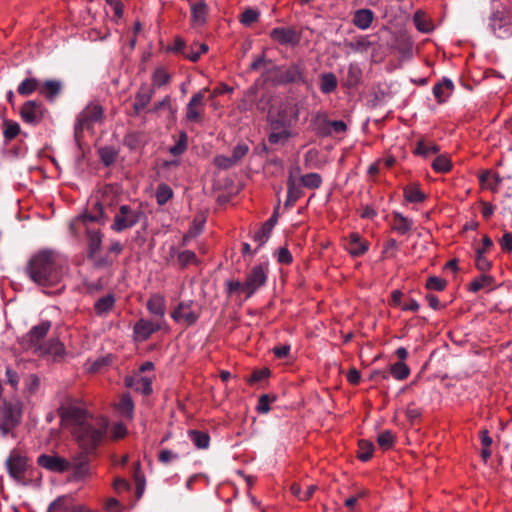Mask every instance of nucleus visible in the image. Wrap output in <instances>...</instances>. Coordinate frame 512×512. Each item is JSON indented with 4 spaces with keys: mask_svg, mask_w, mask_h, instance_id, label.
<instances>
[{
    "mask_svg": "<svg viewBox=\"0 0 512 512\" xmlns=\"http://www.w3.org/2000/svg\"><path fill=\"white\" fill-rule=\"evenodd\" d=\"M345 241V249L353 257H360L369 249V242L362 239L358 232H351Z\"/></svg>",
    "mask_w": 512,
    "mask_h": 512,
    "instance_id": "a211bd4d",
    "label": "nucleus"
},
{
    "mask_svg": "<svg viewBox=\"0 0 512 512\" xmlns=\"http://www.w3.org/2000/svg\"><path fill=\"white\" fill-rule=\"evenodd\" d=\"M377 443L379 447L384 450H390L395 443V435L391 430H384L377 436Z\"/></svg>",
    "mask_w": 512,
    "mask_h": 512,
    "instance_id": "de8ad7c7",
    "label": "nucleus"
},
{
    "mask_svg": "<svg viewBox=\"0 0 512 512\" xmlns=\"http://www.w3.org/2000/svg\"><path fill=\"white\" fill-rule=\"evenodd\" d=\"M21 411L12 404L5 405L0 419V430L3 435L12 432L20 423Z\"/></svg>",
    "mask_w": 512,
    "mask_h": 512,
    "instance_id": "dca6fc26",
    "label": "nucleus"
},
{
    "mask_svg": "<svg viewBox=\"0 0 512 512\" xmlns=\"http://www.w3.org/2000/svg\"><path fill=\"white\" fill-rule=\"evenodd\" d=\"M301 185L308 189H318L322 185V177L318 173H308L300 177Z\"/></svg>",
    "mask_w": 512,
    "mask_h": 512,
    "instance_id": "09e8293b",
    "label": "nucleus"
},
{
    "mask_svg": "<svg viewBox=\"0 0 512 512\" xmlns=\"http://www.w3.org/2000/svg\"><path fill=\"white\" fill-rule=\"evenodd\" d=\"M189 439L198 449H207L210 445V436L207 432L200 430H190Z\"/></svg>",
    "mask_w": 512,
    "mask_h": 512,
    "instance_id": "ea45409f",
    "label": "nucleus"
},
{
    "mask_svg": "<svg viewBox=\"0 0 512 512\" xmlns=\"http://www.w3.org/2000/svg\"><path fill=\"white\" fill-rule=\"evenodd\" d=\"M293 137L292 131H273L268 134V142L272 145H285Z\"/></svg>",
    "mask_w": 512,
    "mask_h": 512,
    "instance_id": "49530a36",
    "label": "nucleus"
},
{
    "mask_svg": "<svg viewBox=\"0 0 512 512\" xmlns=\"http://www.w3.org/2000/svg\"><path fill=\"white\" fill-rule=\"evenodd\" d=\"M191 22L195 26H204L207 23L208 6L204 0L191 3Z\"/></svg>",
    "mask_w": 512,
    "mask_h": 512,
    "instance_id": "a878e982",
    "label": "nucleus"
},
{
    "mask_svg": "<svg viewBox=\"0 0 512 512\" xmlns=\"http://www.w3.org/2000/svg\"><path fill=\"white\" fill-rule=\"evenodd\" d=\"M199 260L195 252L191 250L179 251L177 254V265L180 269H185L189 265H198Z\"/></svg>",
    "mask_w": 512,
    "mask_h": 512,
    "instance_id": "37998d69",
    "label": "nucleus"
},
{
    "mask_svg": "<svg viewBox=\"0 0 512 512\" xmlns=\"http://www.w3.org/2000/svg\"><path fill=\"white\" fill-rule=\"evenodd\" d=\"M141 141V134L138 132H129L124 137V145L129 149L134 150L139 147Z\"/></svg>",
    "mask_w": 512,
    "mask_h": 512,
    "instance_id": "69168bd1",
    "label": "nucleus"
},
{
    "mask_svg": "<svg viewBox=\"0 0 512 512\" xmlns=\"http://www.w3.org/2000/svg\"><path fill=\"white\" fill-rule=\"evenodd\" d=\"M439 151L440 148L437 144L433 142H428L425 139H420L417 141L413 153L415 155L427 158L431 154H437Z\"/></svg>",
    "mask_w": 512,
    "mask_h": 512,
    "instance_id": "f704fd0d",
    "label": "nucleus"
},
{
    "mask_svg": "<svg viewBox=\"0 0 512 512\" xmlns=\"http://www.w3.org/2000/svg\"><path fill=\"white\" fill-rule=\"evenodd\" d=\"M490 27H491L493 33L498 38L503 39V38H507L512 35V24L508 20H506L502 17H498V16L494 15L491 18Z\"/></svg>",
    "mask_w": 512,
    "mask_h": 512,
    "instance_id": "cd10ccee",
    "label": "nucleus"
},
{
    "mask_svg": "<svg viewBox=\"0 0 512 512\" xmlns=\"http://www.w3.org/2000/svg\"><path fill=\"white\" fill-rule=\"evenodd\" d=\"M142 216H144V212L141 208H133L126 204L121 205L114 215L111 229L118 233L123 232L139 223Z\"/></svg>",
    "mask_w": 512,
    "mask_h": 512,
    "instance_id": "9d476101",
    "label": "nucleus"
},
{
    "mask_svg": "<svg viewBox=\"0 0 512 512\" xmlns=\"http://www.w3.org/2000/svg\"><path fill=\"white\" fill-rule=\"evenodd\" d=\"M338 86V80L334 73L326 72L319 76V88L323 94L333 93Z\"/></svg>",
    "mask_w": 512,
    "mask_h": 512,
    "instance_id": "72a5a7b5",
    "label": "nucleus"
},
{
    "mask_svg": "<svg viewBox=\"0 0 512 512\" xmlns=\"http://www.w3.org/2000/svg\"><path fill=\"white\" fill-rule=\"evenodd\" d=\"M399 251V244L394 238H389L383 245L382 254L384 258L394 259Z\"/></svg>",
    "mask_w": 512,
    "mask_h": 512,
    "instance_id": "6e6d98bb",
    "label": "nucleus"
},
{
    "mask_svg": "<svg viewBox=\"0 0 512 512\" xmlns=\"http://www.w3.org/2000/svg\"><path fill=\"white\" fill-rule=\"evenodd\" d=\"M201 316V308L193 300L180 301L171 312V318L185 327L195 325Z\"/></svg>",
    "mask_w": 512,
    "mask_h": 512,
    "instance_id": "1a4fd4ad",
    "label": "nucleus"
},
{
    "mask_svg": "<svg viewBox=\"0 0 512 512\" xmlns=\"http://www.w3.org/2000/svg\"><path fill=\"white\" fill-rule=\"evenodd\" d=\"M413 225V220L404 216L402 213L397 211L392 213V231L400 235H406L412 230Z\"/></svg>",
    "mask_w": 512,
    "mask_h": 512,
    "instance_id": "393cba45",
    "label": "nucleus"
},
{
    "mask_svg": "<svg viewBox=\"0 0 512 512\" xmlns=\"http://www.w3.org/2000/svg\"><path fill=\"white\" fill-rule=\"evenodd\" d=\"M403 196L407 202L421 203L426 200V195L421 191L418 183H411L404 187Z\"/></svg>",
    "mask_w": 512,
    "mask_h": 512,
    "instance_id": "2f4dec72",
    "label": "nucleus"
},
{
    "mask_svg": "<svg viewBox=\"0 0 512 512\" xmlns=\"http://www.w3.org/2000/svg\"><path fill=\"white\" fill-rule=\"evenodd\" d=\"M312 130L319 136L325 137L331 135L330 120L323 112H318L311 119Z\"/></svg>",
    "mask_w": 512,
    "mask_h": 512,
    "instance_id": "bb28decb",
    "label": "nucleus"
},
{
    "mask_svg": "<svg viewBox=\"0 0 512 512\" xmlns=\"http://www.w3.org/2000/svg\"><path fill=\"white\" fill-rule=\"evenodd\" d=\"M495 284V278L492 275L486 274L483 272L479 277L474 278L470 283L468 290L470 292L476 293L482 289L489 288L491 289Z\"/></svg>",
    "mask_w": 512,
    "mask_h": 512,
    "instance_id": "473e14b6",
    "label": "nucleus"
},
{
    "mask_svg": "<svg viewBox=\"0 0 512 512\" xmlns=\"http://www.w3.org/2000/svg\"><path fill=\"white\" fill-rule=\"evenodd\" d=\"M361 78V69L354 64H350L347 71L346 85L348 87H355L360 83Z\"/></svg>",
    "mask_w": 512,
    "mask_h": 512,
    "instance_id": "603ef678",
    "label": "nucleus"
},
{
    "mask_svg": "<svg viewBox=\"0 0 512 512\" xmlns=\"http://www.w3.org/2000/svg\"><path fill=\"white\" fill-rule=\"evenodd\" d=\"M87 257L96 268H106L113 265L114 260L109 255L98 256L102 248L103 234L99 229H87Z\"/></svg>",
    "mask_w": 512,
    "mask_h": 512,
    "instance_id": "39448f33",
    "label": "nucleus"
},
{
    "mask_svg": "<svg viewBox=\"0 0 512 512\" xmlns=\"http://www.w3.org/2000/svg\"><path fill=\"white\" fill-rule=\"evenodd\" d=\"M454 90L453 82L448 78H443L442 81L433 86V95L439 104L445 103L451 96Z\"/></svg>",
    "mask_w": 512,
    "mask_h": 512,
    "instance_id": "b1692460",
    "label": "nucleus"
},
{
    "mask_svg": "<svg viewBox=\"0 0 512 512\" xmlns=\"http://www.w3.org/2000/svg\"><path fill=\"white\" fill-rule=\"evenodd\" d=\"M98 154L102 163L106 167L112 165L116 161L118 156V152L111 146L101 147L98 150Z\"/></svg>",
    "mask_w": 512,
    "mask_h": 512,
    "instance_id": "8fccbe9b",
    "label": "nucleus"
},
{
    "mask_svg": "<svg viewBox=\"0 0 512 512\" xmlns=\"http://www.w3.org/2000/svg\"><path fill=\"white\" fill-rule=\"evenodd\" d=\"M51 328L50 321H43L33 326L28 333L19 339V345L23 351L36 354L45 343L44 339Z\"/></svg>",
    "mask_w": 512,
    "mask_h": 512,
    "instance_id": "0eeeda50",
    "label": "nucleus"
},
{
    "mask_svg": "<svg viewBox=\"0 0 512 512\" xmlns=\"http://www.w3.org/2000/svg\"><path fill=\"white\" fill-rule=\"evenodd\" d=\"M413 22L415 24V27L420 32L429 33L433 30V24H432L431 20L421 10H418L415 12V14L413 16Z\"/></svg>",
    "mask_w": 512,
    "mask_h": 512,
    "instance_id": "79ce46f5",
    "label": "nucleus"
},
{
    "mask_svg": "<svg viewBox=\"0 0 512 512\" xmlns=\"http://www.w3.org/2000/svg\"><path fill=\"white\" fill-rule=\"evenodd\" d=\"M116 303V297L113 293H108L107 295L99 298L93 305V309L97 316H106L109 312H111Z\"/></svg>",
    "mask_w": 512,
    "mask_h": 512,
    "instance_id": "c756f323",
    "label": "nucleus"
},
{
    "mask_svg": "<svg viewBox=\"0 0 512 512\" xmlns=\"http://www.w3.org/2000/svg\"><path fill=\"white\" fill-rule=\"evenodd\" d=\"M249 152V146L246 143H238L232 150V159L238 164Z\"/></svg>",
    "mask_w": 512,
    "mask_h": 512,
    "instance_id": "0e129e2a",
    "label": "nucleus"
},
{
    "mask_svg": "<svg viewBox=\"0 0 512 512\" xmlns=\"http://www.w3.org/2000/svg\"><path fill=\"white\" fill-rule=\"evenodd\" d=\"M57 411L62 425L70 429L77 448L99 451L109 425L106 418L90 414L80 399L69 395L61 400Z\"/></svg>",
    "mask_w": 512,
    "mask_h": 512,
    "instance_id": "f257e3e1",
    "label": "nucleus"
},
{
    "mask_svg": "<svg viewBox=\"0 0 512 512\" xmlns=\"http://www.w3.org/2000/svg\"><path fill=\"white\" fill-rule=\"evenodd\" d=\"M77 505H69L63 499L58 498L53 501L48 508L47 512H76Z\"/></svg>",
    "mask_w": 512,
    "mask_h": 512,
    "instance_id": "4d7b16f0",
    "label": "nucleus"
},
{
    "mask_svg": "<svg viewBox=\"0 0 512 512\" xmlns=\"http://www.w3.org/2000/svg\"><path fill=\"white\" fill-rule=\"evenodd\" d=\"M62 82L57 79H48L39 84V94L53 102L62 91Z\"/></svg>",
    "mask_w": 512,
    "mask_h": 512,
    "instance_id": "5701e85b",
    "label": "nucleus"
},
{
    "mask_svg": "<svg viewBox=\"0 0 512 512\" xmlns=\"http://www.w3.org/2000/svg\"><path fill=\"white\" fill-rule=\"evenodd\" d=\"M301 183L298 184L293 175V171H289V176L287 179V195L292 198L299 200L303 196V190L301 188Z\"/></svg>",
    "mask_w": 512,
    "mask_h": 512,
    "instance_id": "c03bdc74",
    "label": "nucleus"
},
{
    "mask_svg": "<svg viewBox=\"0 0 512 512\" xmlns=\"http://www.w3.org/2000/svg\"><path fill=\"white\" fill-rule=\"evenodd\" d=\"M40 81L37 78H25L17 87V92L23 97H28L34 92H39Z\"/></svg>",
    "mask_w": 512,
    "mask_h": 512,
    "instance_id": "c9c22d12",
    "label": "nucleus"
},
{
    "mask_svg": "<svg viewBox=\"0 0 512 512\" xmlns=\"http://www.w3.org/2000/svg\"><path fill=\"white\" fill-rule=\"evenodd\" d=\"M65 353L64 345L58 339H50L46 341L43 346H41V350H39L36 355L44 356L50 355L54 359L62 357Z\"/></svg>",
    "mask_w": 512,
    "mask_h": 512,
    "instance_id": "c85d7f7f",
    "label": "nucleus"
},
{
    "mask_svg": "<svg viewBox=\"0 0 512 512\" xmlns=\"http://www.w3.org/2000/svg\"><path fill=\"white\" fill-rule=\"evenodd\" d=\"M268 279V267L258 264L253 266L245 276L244 294L246 298L253 296L260 288L264 287Z\"/></svg>",
    "mask_w": 512,
    "mask_h": 512,
    "instance_id": "f8f14e48",
    "label": "nucleus"
},
{
    "mask_svg": "<svg viewBox=\"0 0 512 512\" xmlns=\"http://www.w3.org/2000/svg\"><path fill=\"white\" fill-rule=\"evenodd\" d=\"M475 267L481 272H487L492 267V262L481 252H475Z\"/></svg>",
    "mask_w": 512,
    "mask_h": 512,
    "instance_id": "680f3d73",
    "label": "nucleus"
},
{
    "mask_svg": "<svg viewBox=\"0 0 512 512\" xmlns=\"http://www.w3.org/2000/svg\"><path fill=\"white\" fill-rule=\"evenodd\" d=\"M270 38L281 45H296L299 35L292 28L276 27L270 32Z\"/></svg>",
    "mask_w": 512,
    "mask_h": 512,
    "instance_id": "6ab92c4d",
    "label": "nucleus"
},
{
    "mask_svg": "<svg viewBox=\"0 0 512 512\" xmlns=\"http://www.w3.org/2000/svg\"><path fill=\"white\" fill-rule=\"evenodd\" d=\"M82 288L85 293L93 295L103 289V283L101 279H98L97 281H89L84 279L82 281Z\"/></svg>",
    "mask_w": 512,
    "mask_h": 512,
    "instance_id": "e2e57ef3",
    "label": "nucleus"
},
{
    "mask_svg": "<svg viewBox=\"0 0 512 512\" xmlns=\"http://www.w3.org/2000/svg\"><path fill=\"white\" fill-rule=\"evenodd\" d=\"M146 308L150 314L159 318L158 321L165 323L166 299L164 295L160 293L151 294L147 300Z\"/></svg>",
    "mask_w": 512,
    "mask_h": 512,
    "instance_id": "4be33fe9",
    "label": "nucleus"
},
{
    "mask_svg": "<svg viewBox=\"0 0 512 512\" xmlns=\"http://www.w3.org/2000/svg\"><path fill=\"white\" fill-rule=\"evenodd\" d=\"M214 164L220 169L226 170L234 167L236 162L232 159V156L218 155L214 159Z\"/></svg>",
    "mask_w": 512,
    "mask_h": 512,
    "instance_id": "338daca9",
    "label": "nucleus"
},
{
    "mask_svg": "<svg viewBox=\"0 0 512 512\" xmlns=\"http://www.w3.org/2000/svg\"><path fill=\"white\" fill-rule=\"evenodd\" d=\"M152 84L149 87L161 88L166 86L171 81V76L164 67H157L151 76Z\"/></svg>",
    "mask_w": 512,
    "mask_h": 512,
    "instance_id": "4c0bfd02",
    "label": "nucleus"
},
{
    "mask_svg": "<svg viewBox=\"0 0 512 512\" xmlns=\"http://www.w3.org/2000/svg\"><path fill=\"white\" fill-rule=\"evenodd\" d=\"M390 374L397 380H404L409 376L410 369L404 362L399 361L391 365Z\"/></svg>",
    "mask_w": 512,
    "mask_h": 512,
    "instance_id": "864d4df0",
    "label": "nucleus"
},
{
    "mask_svg": "<svg viewBox=\"0 0 512 512\" xmlns=\"http://www.w3.org/2000/svg\"><path fill=\"white\" fill-rule=\"evenodd\" d=\"M208 89H202L193 94L186 107V120L192 123L202 122L205 112V93Z\"/></svg>",
    "mask_w": 512,
    "mask_h": 512,
    "instance_id": "4468645a",
    "label": "nucleus"
},
{
    "mask_svg": "<svg viewBox=\"0 0 512 512\" xmlns=\"http://www.w3.org/2000/svg\"><path fill=\"white\" fill-rule=\"evenodd\" d=\"M37 463L40 467L51 472L64 473L69 471L68 459L57 455L42 454L38 457Z\"/></svg>",
    "mask_w": 512,
    "mask_h": 512,
    "instance_id": "f3484780",
    "label": "nucleus"
},
{
    "mask_svg": "<svg viewBox=\"0 0 512 512\" xmlns=\"http://www.w3.org/2000/svg\"><path fill=\"white\" fill-rule=\"evenodd\" d=\"M21 128L16 121L5 119L3 121V137L6 143L11 142L20 134Z\"/></svg>",
    "mask_w": 512,
    "mask_h": 512,
    "instance_id": "a19ab883",
    "label": "nucleus"
},
{
    "mask_svg": "<svg viewBox=\"0 0 512 512\" xmlns=\"http://www.w3.org/2000/svg\"><path fill=\"white\" fill-rule=\"evenodd\" d=\"M5 466L9 476L17 483L21 485L28 484L27 474L31 469V464L26 456L22 455L18 450H12L5 461Z\"/></svg>",
    "mask_w": 512,
    "mask_h": 512,
    "instance_id": "423d86ee",
    "label": "nucleus"
},
{
    "mask_svg": "<svg viewBox=\"0 0 512 512\" xmlns=\"http://www.w3.org/2000/svg\"><path fill=\"white\" fill-rule=\"evenodd\" d=\"M154 87H149L147 84H142L135 94V100L133 103V110L135 115H139L150 103L153 98Z\"/></svg>",
    "mask_w": 512,
    "mask_h": 512,
    "instance_id": "412c9836",
    "label": "nucleus"
},
{
    "mask_svg": "<svg viewBox=\"0 0 512 512\" xmlns=\"http://www.w3.org/2000/svg\"><path fill=\"white\" fill-rule=\"evenodd\" d=\"M134 408L135 406L131 395L128 393L123 394L117 404L118 412L128 419H132L134 415Z\"/></svg>",
    "mask_w": 512,
    "mask_h": 512,
    "instance_id": "e433bc0d",
    "label": "nucleus"
},
{
    "mask_svg": "<svg viewBox=\"0 0 512 512\" xmlns=\"http://www.w3.org/2000/svg\"><path fill=\"white\" fill-rule=\"evenodd\" d=\"M19 113L23 122L35 126L42 122L47 109L40 101L28 100L23 103Z\"/></svg>",
    "mask_w": 512,
    "mask_h": 512,
    "instance_id": "ddd939ff",
    "label": "nucleus"
},
{
    "mask_svg": "<svg viewBox=\"0 0 512 512\" xmlns=\"http://www.w3.org/2000/svg\"><path fill=\"white\" fill-rule=\"evenodd\" d=\"M208 51V45L205 43H201L197 45V50L191 48L187 52H183L185 58L189 59L192 62H196L199 60L202 54H205Z\"/></svg>",
    "mask_w": 512,
    "mask_h": 512,
    "instance_id": "bf43d9fd",
    "label": "nucleus"
},
{
    "mask_svg": "<svg viewBox=\"0 0 512 512\" xmlns=\"http://www.w3.org/2000/svg\"><path fill=\"white\" fill-rule=\"evenodd\" d=\"M374 445L368 440H360L358 442V458L361 461H368L373 456Z\"/></svg>",
    "mask_w": 512,
    "mask_h": 512,
    "instance_id": "3c124183",
    "label": "nucleus"
},
{
    "mask_svg": "<svg viewBox=\"0 0 512 512\" xmlns=\"http://www.w3.org/2000/svg\"><path fill=\"white\" fill-rule=\"evenodd\" d=\"M103 119V107L98 103L88 104L77 116L74 126L75 137H81L84 130L92 128L95 123H101Z\"/></svg>",
    "mask_w": 512,
    "mask_h": 512,
    "instance_id": "6e6552de",
    "label": "nucleus"
},
{
    "mask_svg": "<svg viewBox=\"0 0 512 512\" xmlns=\"http://www.w3.org/2000/svg\"><path fill=\"white\" fill-rule=\"evenodd\" d=\"M300 109L297 103L286 105L276 116L269 118V128L273 131H292V126L299 119Z\"/></svg>",
    "mask_w": 512,
    "mask_h": 512,
    "instance_id": "9b49d317",
    "label": "nucleus"
},
{
    "mask_svg": "<svg viewBox=\"0 0 512 512\" xmlns=\"http://www.w3.org/2000/svg\"><path fill=\"white\" fill-rule=\"evenodd\" d=\"M155 197L158 205H165L173 197V190L169 185L161 183L157 186Z\"/></svg>",
    "mask_w": 512,
    "mask_h": 512,
    "instance_id": "a18cd8bd",
    "label": "nucleus"
},
{
    "mask_svg": "<svg viewBox=\"0 0 512 512\" xmlns=\"http://www.w3.org/2000/svg\"><path fill=\"white\" fill-rule=\"evenodd\" d=\"M262 76L276 85L308 84L306 67L302 60L293 62L288 66L274 65L267 69Z\"/></svg>",
    "mask_w": 512,
    "mask_h": 512,
    "instance_id": "7ed1b4c3",
    "label": "nucleus"
},
{
    "mask_svg": "<svg viewBox=\"0 0 512 512\" xmlns=\"http://www.w3.org/2000/svg\"><path fill=\"white\" fill-rule=\"evenodd\" d=\"M64 268V262L54 251L44 249L30 257L25 273L38 286L54 287L61 282L65 273Z\"/></svg>",
    "mask_w": 512,
    "mask_h": 512,
    "instance_id": "f03ea898",
    "label": "nucleus"
},
{
    "mask_svg": "<svg viewBox=\"0 0 512 512\" xmlns=\"http://www.w3.org/2000/svg\"><path fill=\"white\" fill-rule=\"evenodd\" d=\"M447 286V281L438 276H430L426 280L425 287L428 290L443 291Z\"/></svg>",
    "mask_w": 512,
    "mask_h": 512,
    "instance_id": "13d9d810",
    "label": "nucleus"
},
{
    "mask_svg": "<svg viewBox=\"0 0 512 512\" xmlns=\"http://www.w3.org/2000/svg\"><path fill=\"white\" fill-rule=\"evenodd\" d=\"M94 209L97 211V214L96 215H83L81 217H79V219L75 220V221H72L69 225V229L71 231V233L76 236L77 235V231H76V224L77 222L79 221H98L100 218H102L104 216V208H103V204L102 202H99L97 201L95 204H94Z\"/></svg>",
    "mask_w": 512,
    "mask_h": 512,
    "instance_id": "58836bf2",
    "label": "nucleus"
},
{
    "mask_svg": "<svg viewBox=\"0 0 512 512\" xmlns=\"http://www.w3.org/2000/svg\"><path fill=\"white\" fill-rule=\"evenodd\" d=\"M125 386L139 392L145 396H149L153 392L152 378L143 376H127L124 379Z\"/></svg>",
    "mask_w": 512,
    "mask_h": 512,
    "instance_id": "aec40b11",
    "label": "nucleus"
},
{
    "mask_svg": "<svg viewBox=\"0 0 512 512\" xmlns=\"http://www.w3.org/2000/svg\"><path fill=\"white\" fill-rule=\"evenodd\" d=\"M162 321H152L145 318L137 320L133 326V339L136 342L147 341L152 334L163 328Z\"/></svg>",
    "mask_w": 512,
    "mask_h": 512,
    "instance_id": "2eb2a0df",
    "label": "nucleus"
},
{
    "mask_svg": "<svg viewBox=\"0 0 512 512\" xmlns=\"http://www.w3.org/2000/svg\"><path fill=\"white\" fill-rule=\"evenodd\" d=\"M374 20V13L370 9H359L354 12L352 22L353 24L361 29H368Z\"/></svg>",
    "mask_w": 512,
    "mask_h": 512,
    "instance_id": "7c9ffc66",
    "label": "nucleus"
},
{
    "mask_svg": "<svg viewBox=\"0 0 512 512\" xmlns=\"http://www.w3.org/2000/svg\"><path fill=\"white\" fill-rule=\"evenodd\" d=\"M187 149V135L185 133L181 134L178 141L175 145L169 148V152L174 156H179L183 154Z\"/></svg>",
    "mask_w": 512,
    "mask_h": 512,
    "instance_id": "052dcab7",
    "label": "nucleus"
},
{
    "mask_svg": "<svg viewBox=\"0 0 512 512\" xmlns=\"http://www.w3.org/2000/svg\"><path fill=\"white\" fill-rule=\"evenodd\" d=\"M98 457V452L78 448L68 460L69 471L73 472L75 480H84L91 476V463Z\"/></svg>",
    "mask_w": 512,
    "mask_h": 512,
    "instance_id": "20e7f679",
    "label": "nucleus"
},
{
    "mask_svg": "<svg viewBox=\"0 0 512 512\" xmlns=\"http://www.w3.org/2000/svg\"><path fill=\"white\" fill-rule=\"evenodd\" d=\"M371 43L366 36H361L354 42L350 43V48L354 51L364 52L367 51Z\"/></svg>",
    "mask_w": 512,
    "mask_h": 512,
    "instance_id": "774afa93",
    "label": "nucleus"
},
{
    "mask_svg": "<svg viewBox=\"0 0 512 512\" xmlns=\"http://www.w3.org/2000/svg\"><path fill=\"white\" fill-rule=\"evenodd\" d=\"M432 168L437 173H447L451 170L452 164L446 155H439L433 160Z\"/></svg>",
    "mask_w": 512,
    "mask_h": 512,
    "instance_id": "5fc2aeb1",
    "label": "nucleus"
}]
</instances>
